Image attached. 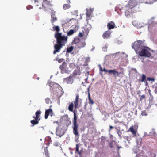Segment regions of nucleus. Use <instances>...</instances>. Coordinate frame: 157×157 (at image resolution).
<instances>
[{"instance_id":"nucleus-15","label":"nucleus","mask_w":157,"mask_h":157,"mask_svg":"<svg viewBox=\"0 0 157 157\" xmlns=\"http://www.w3.org/2000/svg\"><path fill=\"white\" fill-rule=\"evenodd\" d=\"M107 26L108 29L109 30L114 28L115 24L113 22L111 21L108 23Z\"/></svg>"},{"instance_id":"nucleus-45","label":"nucleus","mask_w":157,"mask_h":157,"mask_svg":"<svg viewBox=\"0 0 157 157\" xmlns=\"http://www.w3.org/2000/svg\"><path fill=\"white\" fill-rule=\"evenodd\" d=\"M150 2H151V3H153L154 2H156L157 0H149Z\"/></svg>"},{"instance_id":"nucleus-52","label":"nucleus","mask_w":157,"mask_h":157,"mask_svg":"<svg viewBox=\"0 0 157 157\" xmlns=\"http://www.w3.org/2000/svg\"><path fill=\"white\" fill-rule=\"evenodd\" d=\"M37 80H39V77H37Z\"/></svg>"},{"instance_id":"nucleus-28","label":"nucleus","mask_w":157,"mask_h":157,"mask_svg":"<svg viewBox=\"0 0 157 157\" xmlns=\"http://www.w3.org/2000/svg\"><path fill=\"white\" fill-rule=\"evenodd\" d=\"M79 145L78 144H77L76 145V151L77 152L78 154H79L80 155H81V153L80 151H79Z\"/></svg>"},{"instance_id":"nucleus-50","label":"nucleus","mask_w":157,"mask_h":157,"mask_svg":"<svg viewBox=\"0 0 157 157\" xmlns=\"http://www.w3.org/2000/svg\"><path fill=\"white\" fill-rule=\"evenodd\" d=\"M105 139V137H104V136H102L101 137V139L102 140H103V139Z\"/></svg>"},{"instance_id":"nucleus-13","label":"nucleus","mask_w":157,"mask_h":157,"mask_svg":"<svg viewBox=\"0 0 157 157\" xmlns=\"http://www.w3.org/2000/svg\"><path fill=\"white\" fill-rule=\"evenodd\" d=\"M63 80L64 82H66L67 84H71L73 82V76H70L66 78H64Z\"/></svg>"},{"instance_id":"nucleus-35","label":"nucleus","mask_w":157,"mask_h":157,"mask_svg":"<svg viewBox=\"0 0 157 157\" xmlns=\"http://www.w3.org/2000/svg\"><path fill=\"white\" fill-rule=\"evenodd\" d=\"M84 35V33L83 31L82 32H80L79 34V37H83Z\"/></svg>"},{"instance_id":"nucleus-54","label":"nucleus","mask_w":157,"mask_h":157,"mask_svg":"<svg viewBox=\"0 0 157 157\" xmlns=\"http://www.w3.org/2000/svg\"><path fill=\"white\" fill-rule=\"evenodd\" d=\"M117 9V8H116L115 9V10L116 11V10Z\"/></svg>"},{"instance_id":"nucleus-48","label":"nucleus","mask_w":157,"mask_h":157,"mask_svg":"<svg viewBox=\"0 0 157 157\" xmlns=\"http://www.w3.org/2000/svg\"><path fill=\"white\" fill-rule=\"evenodd\" d=\"M34 2V3L36 4V3H38V1H37V0H33Z\"/></svg>"},{"instance_id":"nucleus-30","label":"nucleus","mask_w":157,"mask_h":157,"mask_svg":"<svg viewBox=\"0 0 157 157\" xmlns=\"http://www.w3.org/2000/svg\"><path fill=\"white\" fill-rule=\"evenodd\" d=\"M129 129L131 132H132V134H136V132L134 130V129L132 127H130Z\"/></svg>"},{"instance_id":"nucleus-22","label":"nucleus","mask_w":157,"mask_h":157,"mask_svg":"<svg viewBox=\"0 0 157 157\" xmlns=\"http://www.w3.org/2000/svg\"><path fill=\"white\" fill-rule=\"evenodd\" d=\"M74 107L73 103V102H71L68 107V109L71 112L73 111V109Z\"/></svg>"},{"instance_id":"nucleus-5","label":"nucleus","mask_w":157,"mask_h":157,"mask_svg":"<svg viewBox=\"0 0 157 157\" xmlns=\"http://www.w3.org/2000/svg\"><path fill=\"white\" fill-rule=\"evenodd\" d=\"M73 113H74V117L73 121V133L75 136H79L78 130V129L79 127V124H78L77 122V117L76 116V114L75 112H73Z\"/></svg>"},{"instance_id":"nucleus-2","label":"nucleus","mask_w":157,"mask_h":157,"mask_svg":"<svg viewBox=\"0 0 157 157\" xmlns=\"http://www.w3.org/2000/svg\"><path fill=\"white\" fill-rule=\"evenodd\" d=\"M55 37L56 39L57 43L64 46L67 42V38L62 35V33H56Z\"/></svg>"},{"instance_id":"nucleus-31","label":"nucleus","mask_w":157,"mask_h":157,"mask_svg":"<svg viewBox=\"0 0 157 157\" xmlns=\"http://www.w3.org/2000/svg\"><path fill=\"white\" fill-rule=\"evenodd\" d=\"M146 77L145 75L144 74L142 75V79L141 80V82H145V80H146Z\"/></svg>"},{"instance_id":"nucleus-27","label":"nucleus","mask_w":157,"mask_h":157,"mask_svg":"<svg viewBox=\"0 0 157 157\" xmlns=\"http://www.w3.org/2000/svg\"><path fill=\"white\" fill-rule=\"evenodd\" d=\"M73 47L71 46L69 47H68L67 48V52H71L73 49Z\"/></svg>"},{"instance_id":"nucleus-6","label":"nucleus","mask_w":157,"mask_h":157,"mask_svg":"<svg viewBox=\"0 0 157 157\" xmlns=\"http://www.w3.org/2000/svg\"><path fill=\"white\" fill-rule=\"evenodd\" d=\"M72 43L73 44H77V47L79 49L85 47L86 44L84 40L81 41L78 38H75Z\"/></svg>"},{"instance_id":"nucleus-41","label":"nucleus","mask_w":157,"mask_h":157,"mask_svg":"<svg viewBox=\"0 0 157 157\" xmlns=\"http://www.w3.org/2000/svg\"><path fill=\"white\" fill-rule=\"evenodd\" d=\"M143 154V153H141L138 154L136 155V157H141V156H142Z\"/></svg>"},{"instance_id":"nucleus-18","label":"nucleus","mask_w":157,"mask_h":157,"mask_svg":"<svg viewBox=\"0 0 157 157\" xmlns=\"http://www.w3.org/2000/svg\"><path fill=\"white\" fill-rule=\"evenodd\" d=\"M94 10L93 9L90 8L89 9H86V15L87 17H89L91 15L92 12Z\"/></svg>"},{"instance_id":"nucleus-21","label":"nucleus","mask_w":157,"mask_h":157,"mask_svg":"<svg viewBox=\"0 0 157 157\" xmlns=\"http://www.w3.org/2000/svg\"><path fill=\"white\" fill-rule=\"evenodd\" d=\"M41 112L40 110H38L36 111L35 113L36 117H33V118H35L39 119V115L41 114Z\"/></svg>"},{"instance_id":"nucleus-33","label":"nucleus","mask_w":157,"mask_h":157,"mask_svg":"<svg viewBox=\"0 0 157 157\" xmlns=\"http://www.w3.org/2000/svg\"><path fill=\"white\" fill-rule=\"evenodd\" d=\"M139 96L140 97V100L141 101L144 99L145 98V95L144 94L143 95L141 96L140 95H139Z\"/></svg>"},{"instance_id":"nucleus-56","label":"nucleus","mask_w":157,"mask_h":157,"mask_svg":"<svg viewBox=\"0 0 157 157\" xmlns=\"http://www.w3.org/2000/svg\"><path fill=\"white\" fill-rule=\"evenodd\" d=\"M36 5L37 6H38V4H36Z\"/></svg>"},{"instance_id":"nucleus-47","label":"nucleus","mask_w":157,"mask_h":157,"mask_svg":"<svg viewBox=\"0 0 157 157\" xmlns=\"http://www.w3.org/2000/svg\"><path fill=\"white\" fill-rule=\"evenodd\" d=\"M31 6H27V9L28 10H29L30 8H31Z\"/></svg>"},{"instance_id":"nucleus-51","label":"nucleus","mask_w":157,"mask_h":157,"mask_svg":"<svg viewBox=\"0 0 157 157\" xmlns=\"http://www.w3.org/2000/svg\"><path fill=\"white\" fill-rule=\"evenodd\" d=\"M121 148V147H119V146H117V148H118V149H119Z\"/></svg>"},{"instance_id":"nucleus-3","label":"nucleus","mask_w":157,"mask_h":157,"mask_svg":"<svg viewBox=\"0 0 157 157\" xmlns=\"http://www.w3.org/2000/svg\"><path fill=\"white\" fill-rule=\"evenodd\" d=\"M99 70L100 71H104L105 72H108L110 75L113 74L115 76H118L121 77L123 76L124 75L123 72H118L115 69L107 70L105 68L103 69L101 65H99Z\"/></svg>"},{"instance_id":"nucleus-36","label":"nucleus","mask_w":157,"mask_h":157,"mask_svg":"<svg viewBox=\"0 0 157 157\" xmlns=\"http://www.w3.org/2000/svg\"><path fill=\"white\" fill-rule=\"evenodd\" d=\"M45 100L46 103L47 104H49L50 101V98H47L45 99Z\"/></svg>"},{"instance_id":"nucleus-25","label":"nucleus","mask_w":157,"mask_h":157,"mask_svg":"<svg viewBox=\"0 0 157 157\" xmlns=\"http://www.w3.org/2000/svg\"><path fill=\"white\" fill-rule=\"evenodd\" d=\"M44 150L45 152V155H46V157H49V155L48 151L47 149V147H45L44 148Z\"/></svg>"},{"instance_id":"nucleus-38","label":"nucleus","mask_w":157,"mask_h":157,"mask_svg":"<svg viewBox=\"0 0 157 157\" xmlns=\"http://www.w3.org/2000/svg\"><path fill=\"white\" fill-rule=\"evenodd\" d=\"M141 114L143 116H146L147 115V113L145 111H144L142 112Z\"/></svg>"},{"instance_id":"nucleus-8","label":"nucleus","mask_w":157,"mask_h":157,"mask_svg":"<svg viewBox=\"0 0 157 157\" xmlns=\"http://www.w3.org/2000/svg\"><path fill=\"white\" fill-rule=\"evenodd\" d=\"M141 50V51L139 52V55L140 56L147 57L151 56V54L150 52L147 49L143 48Z\"/></svg>"},{"instance_id":"nucleus-20","label":"nucleus","mask_w":157,"mask_h":157,"mask_svg":"<svg viewBox=\"0 0 157 157\" xmlns=\"http://www.w3.org/2000/svg\"><path fill=\"white\" fill-rule=\"evenodd\" d=\"M57 18L56 15H51V21L52 24V25H54V23L57 20Z\"/></svg>"},{"instance_id":"nucleus-16","label":"nucleus","mask_w":157,"mask_h":157,"mask_svg":"<svg viewBox=\"0 0 157 157\" xmlns=\"http://www.w3.org/2000/svg\"><path fill=\"white\" fill-rule=\"evenodd\" d=\"M67 2L68 3L64 4L63 6V8L64 10L68 9L71 7V5L69 4L71 3V1L70 0H67Z\"/></svg>"},{"instance_id":"nucleus-43","label":"nucleus","mask_w":157,"mask_h":157,"mask_svg":"<svg viewBox=\"0 0 157 157\" xmlns=\"http://www.w3.org/2000/svg\"><path fill=\"white\" fill-rule=\"evenodd\" d=\"M87 103H85V105H84V108L85 109H86V106H87Z\"/></svg>"},{"instance_id":"nucleus-9","label":"nucleus","mask_w":157,"mask_h":157,"mask_svg":"<svg viewBox=\"0 0 157 157\" xmlns=\"http://www.w3.org/2000/svg\"><path fill=\"white\" fill-rule=\"evenodd\" d=\"M65 132L63 128H58L56 129V135L61 137L65 133Z\"/></svg>"},{"instance_id":"nucleus-12","label":"nucleus","mask_w":157,"mask_h":157,"mask_svg":"<svg viewBox=\"0 0 157 157\" xmlns=\"http://www.w3.org/2000/svg\"><path fill=\"white\" fill-rule=\"evenodd\" d=\"M52 6V4L50 3L49 1L47 0H44L42 3V6L45 9H48L50 7Z\"/></svg>"},{"instance_id":"nucleus-1","label":"nucleus","mask_w":157,"mask_h":157,"mask_svg":"<svg viewBox=\"0 0 157 157\" xmlns=\"http://www.w3.org/2000/svg\"><path fill=\"white\" fill-rule=\"evenodd\" d=\"M137 3L136 0H129L128 4L125 6V14L128 16L133 12V9L135 7Z\"/></svg>"},{"instance_id":"nucleus-46","label":"nucleus","mask_w":157,"mask_h":157,"mask_svg":"<svg viewBox=\"0 0 157 157\" xmlns=\"http://www.w3.org/2000/svg\"><path fill=\"white\" fill-rule=\"evenodd\" d=\"M113 127L112 126H109V131L112 129L113 128Z\"/></svg>"},{"instance_id":"nucleus-10","label":"nucleus","mask_w":157,"mask_h":157,"mask_svg":"<svg viewBox=\"0 0 157 157\" xmlns=\"http://www.w3.org/2000/svg\"><path fill=\"white\" fill-rule=\"evenodd\" d=\"M63 46L61 44H55L54 46V50L53 51V53L55 54L56 52H60L61 49L62 48Z\"/></svg>"},{"instance_id":"nucleus-26","label":"nucleus","mask_w":157,"mask_h":157,"mask_svg":"<svg viewBox=\"0 0 157 157\" xmlns=\"http://www.w3.org/2000/svg\"><path fill=\"white\" fill-rule=\"evenodd\" d=\"M80 73H79V71L78 70H75L74 71L73 75H80Z\"/></svg>"},{"instance_id":"nucleus-23","label":"nucleus","mask_w":157,"mask_h":157,"mask_svg":"<svg viewBox=\"0 0 157 157\" xmlns=\"http://www.w3.org/2000/svg\"><path fill=\"white\" fill-rule=\"evenodd\" d=\"M52 29L54 31H56V33H59V32L60 30V29L58 26H54L52 27Z\"/></svg>"},{"instance_id":"nucleus-53","label":"nucleus","mask_w":157,"mask_h":157,"mask_svg":"<svg viewBox=\"0 0 157 157\" xmlns=\"http://www.w3.org/2000/svg\"><path fill=\"white\" fill-rule=\"evenodd\" d=\"M149 93V94H150V95H151V93L150 92V91Z\"/></svg>"},{"instance_id":"nucleus-42","label":"nucleus","mask_w":157,"mask_h":157,"mask_svg":"<svg viewBox=\"0 0 157 157\" xmlns=\"http://www.w3.org/2000/svg\"><path fill=\"white\" fill-rule=\"evenodd\" d=\"M63 60V59H59L58 60V62L59 63H60L62 62Z\"/></svg>"},{"instance_id":"nucleus-14","label":"nucleus","mask_w":157,"mask_h":157,"mask_svg":"<svg viewBox=\"0 0 157 157\" xmlns=\"http://www.w3.org/2000/svg\"><path fill=\"white\" fill-rule=\"evenodd\" d=\"M50 113L51 114V116H52V114H53V111L51 108H50L45 111V119L48 118Z\"/></svg>"},{"instance_id":"nucleus-4","label":"nucleus","mask_w":157,"mask_h":157,"mask_svg":"<svg viewBox=\"0 0 157 157\" xmlns=\"http://www.w3.org/2000/svg\"><path fill=\"white\" fill-rule=\"evenodd\" d=\"M132 47L136 52H139L144 48L143 43L142 41H137L132 44Z\"/></svg>"},{"instance_id":"nucleus-29","label":"nucleus","mask_w":157,"mask_h":157,"mask_svg":"<svg viewBox=\"0 0 157 157\" xmlns=\"http://www.w3.org/2000/svg\"><path fill=\"white\" fill-rule=\"evenodd\" d=\"M75 31L73 29H71L69 30L67 33V34L68 36H70L72 35L74 33Z\"/></svg>"},{"instance_id":"nucleus-44","label":"nucleus","mask_w":157,"mask_h":157,"mask_svg":"<svg viewBox=\"0 0 157 157\" xmlns=\"http://www.w3.org/2000/svg\"><path fill=\"white\" fill-rule=\"evenodd\" d=\"M154 92L155 94L157 93V87H155V89L154 90Z\"/></svg>"},{"instance_id":"nucleus-39","label":"nucleus","mask_w":157,"mask_h":157,"mask_svg":"<svg viewBox=\"0 0 157 157\" xmlns=\"http://www.w3.org/2000/svg\"><path fill=\"white\" fill-rule=\"evenodd\" d=\"M123 137L124 139H125V140H127L128 141H129L130 140V139L128 137V136H123Z\"/></svg>"},{"instance_id":"nucleus-11","label":"nucleus","mask_w":157,"mask_h":157,"mask_svg":"<svg viewBox=\"0 0 157 157\" xmlns=\"http://www.w3.org/2000/svg\"><path fill=\"white\" fill-rule=\"evenodd\" d=\"M80 100H81V99L79 98V94H76L75 100L74 101V108L75 109L78 108V102Z\"/></svg>"},{"instance_id":"nucleus-7","label":"nucleus","mask_w":157,"mask_h":157,"mask_svg":"<svg viewBox=\"0 0 157 157\" xmlns=\"http://www.w3.org/2000/svg\"><path fill=\"white\" fill-rule=\"evenodd\" d=\"M59 68L61 70L62 73H68L69 71L67 66V63L65 62H63L62 65L59 66Z\"/></svg>"},{"instance_id":"nucleus-55","label":"nucleus","mask_w":157,"mask_h":157,"mask_svg":"<svg viewBox=\"0 0 157 157\" xmlns=\"http://www.w3.org/2000/svg\"><path fill=\"white\" fill-rule=\"evenodd\" d=\"M151 25H150L149 27H151Z\"/></svg>"},{"instance_id":"nucleus-32","label":"nucleus","mask_w":157,"mask_h":157,"mask_svg":"<svg viewBox=\"0 0 157 157\" xmlns=\"http://www.w3.org/2000/svg\"><path fill=\"white\" fill-rule=\"evenodd\" d=\"M51 15H56V11H55L53 9H51Z\"/></svg>"},{"instance_id":"nucleus-40","label":"nucleus","mask_w":157,"mask_h":157,"mask_svg":"<svg viewBox=\"0 0 157 157\" xmlns=\"http://www.w3.org/2000/svg\"><path fill=\"white\" fill-rule=\"evenodd\" d=\"M114 142L113 141L112 142L110 143H109V145L110 146V147L111 148H113V143Z\"/></svg>"},{"instance_id":"nucleus-24","label":"nucleus","mask_w":157,"mask_h":157,"mask_svg":"<svg viewBox=\"0 0 157 157\" xmlns=\"http://www.w3.org/2000/svg\"><path fill=\"white\" fill-rule=\"evenodd\" d=\"M88 98L89 100V103L93 105L94 104V101L93 100L91 99L89 92H88Z\"/></svg>"},{"instance_id":"nucleus-17","label":"nucleus","mask_w":157,"mask_h":157,"mask_svg":"<svg viewBox=\"0 0 157 157\" xmlns=\"http://www.w3.org/2000/svg\"><path fill=\"white\" fill-rule=\"evenodd\" d=\"M110 34L111 33L108 30L106 31L102 35V36L104 39H107L109 37Z\"/></svg>"},{"instance_id":"nucleus-49","label":"nucleus","mask_w":157,"mask_h":157,"mask_svg":"<svg viewBox=\"0 0 157 157\" xmlns=\"http://www.w3.org/2000/svg\"><path fill=\"white\" fill-rule=\"evenodd\" d=\"M55 60H56V61L58 60V57H56L55 59Z\"/></svg>"},{"instance_id":"nucleus-19","label":"nucleus","mask_w":157,"mask_h":157,"mask_svg":"<svg viewBox=\"0 0 157 157\" xmlns=\"http://www.w3.org/2000/svg\"><path fill=\"white\" fill-rule=\"evenodd\" d=\"M35 120H33L31 121L30 122L31 123L33 124L32 125V126H34V125L37 124H38L39 121L40 119H37L34 118Z\"/></svg>"},{"instance_id":"nucleus-34","label":"nucleus","mask_w":157,"mask_h":157,"mask_svg":"<svg viewBox=\"0 0 157 157\" xmlns=\"http://www.w3.org/2000/svg\"><path fill=\"white\" fill-rule=\"evenodd\" d=\"M69 66L70 68H73L75 67V64L74 63H71L69 64Z\"/></svg>"},{"instance_id":"nucleus-37","label":"nucleus","mask_w":157,"mask_h":157,"mask_svg":"<svg viewBox=\"0 0 157 157\" xmlns=\"http://www.w3.org/2000/svg\"><path fill=\"white\" fill-rule=\"evenodd\" d=\"M147 79L148 81H151L154 82L155 81V78H153L148 77L147 78Z\"/></svg>"}]
</instances>
